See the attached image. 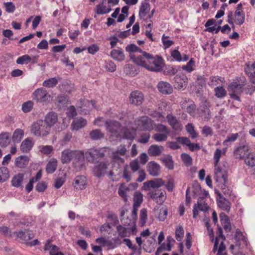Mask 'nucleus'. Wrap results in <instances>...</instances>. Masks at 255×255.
<instances>
[{"label": "nucleus", "mask_w": 255, "mask_h": 255, "mask_svg": "<svg viewBox=\"0 0 255 255\" xmlns=\"http://www.w3.org/2000/svg\"><path fill=\"white\" fill-rule=\"evenodd\" d=\"M106 151V147L100 149H89L85 152V158L91 163L98 161L105 156Z\"/></svg>", "instance_id": "obj_1"}, {"label": "nucleus", "mask_w": 255, "mask_h": 255, "mask_svg": "<svg viewBox=\"0 0 255 255\" xmlns=\"http://www.w3.org/2000/svg\"><path fill=\"white\" fill-rule=\"evenodd\" d=\"M224 168H222L220 166L215 167L214 170V179L219 184L223 183H228V163L226 162L223 163Z\"/></svg>", "instance_id": "obj_2"}, {"label": "nucleus", "mask_w": 255, "mask_h": 255, "mask_svg": "<svg viewBox=\"0 0 255 255\" xmlns=\"http://www.w3.org/2000/svg\"><path fill=\"white\" fill-rule=\"evenodd\" d=\"M31 130L36 136H44L49 133L50 128L43 120H38L33 124Z\"/></svg>", "instance_id": "obj_3"}, {"label": "nucleus", "mask_w": 255, "mask_h": 255, "mask_svg": "<svg viewBox=\"0 0 255 255\" xmlns=\"http://www.w3.org/2000/svg\"><path fill=\"white\" fill-rule=\"evenodd\" d=\"M152 57V55L147 53L145 51H142L139 55H130V59L136 65L148 69V66L150 64V59Z\"/></svg>", "instance_id": "obj_4"}, {"label": "nucleus", "mask_w": 255, "mask_h": 255, "mask_svg": "<svg viewBox=\"0 0 255 255\" xmlns=\"http://www.w3.org/2000/svg\"><path fill=\"white\" fill-rule=\"evenodd\" d=\"M150 64L148 66L147 70L151 71L159 72L162 70V66L164 64L163 58L158 55L150 58Z\"/></svg>", "instance_id": "obj_5"}, {"label": "nucleus", "mask_w": 255, "mask_h": 255, "mask_svg": "<svg viewBox=\"0 0 255 255\" xmlns=\"http://www.w3.org/2000/svg\"><path fill=\"white\" fill-rule=\"evenodd\" d=\"M148 195L158 205H162L166 199V191L161 189H155L150 191Z\"/></svg>", "instance_id": "obj_6"}, {"label": "nucleus", "mask_w": 255, "mask_h": 255, "mask_svg": "<svg viewBox=\"0 0 255 255\" xmlns=\"http://www.w3.org/2000/svg\"><path fill=\"white\" fill-rule=\"evenodd\" d=\"M32 98L37 103H44L48 101L50 98V95L44 88H41L34 91L32 93Z\"/></svg>", "instance_id": "obj_7"}, {"label": "nucleus", "mask_w": 255, "mask_h": 255, "mask_svg": "<svg viewBox=\"0 0 255 255\" xmlns=\"http://www.w3.org/2000/svg\"><path fill=\"white\" fill-rule=\"evenodd\" d=\"M173 86L175 89H185L188 84V78L186 75L181 73L176 75L173 79Z\"/></svg>", "instance_id": "obj_8"}, {"label": "nucleus", "mask_w": 255, "mask_h": 255, "mask_svg": "<svg viewBox=\"0 0 255 255\" xmlns=\"http://www.w3.org/2000/svg\"><path fill=\"white\" fill-rule=\"evenodd\" d=\"M249 148L246 142L240 144L234 151L235 158L237 159H244L248 153Z\"/></svg>", "instance_id": "obj_9"}, {"label": "nucleus", "mask_w": 255, "mask_h": 255, "mask_svg": "<svg viewBox=\"0 0 255 255\" xmlns=\"http://www.w3.org/2000/svg\"><path fill=\"white\" fill-rule=\"evenodd\" d=\"M129 99L130 104L136 106H139L142 104L144 97L141 92L138 91H134L130 93Z\"/></svg>", "instance_id": "obj_10"}, {"label": "nucleus", "mask_w": 255, "mask_h": 255, "mask_svg": "<svg viewBox=\"0 0 255 255\" xmlns=\"http://www.w3.org/2000/svg\"><path fill=\"white\" fill-rule=\"evenodd\" d=\"M176 140L180 143L188 146L189 150L191 151L198 150L200 149V146L198 143H191L188 137L184 136L177 137L176 138Z\"/></svg>", "instance_id": "obj_11"}, {"label": "nucleus", "mask_w": 255, "mask_h": 255, "mask_svg": "<svg viewBox=\"0 0 255 255\" xmlns=\"http://www.w3.org/2000/svg\"><path fill=\"white\" fill-rule=\"evenodd\" d=\"M216 193L217 194L218 196L219 197V199L217 200L218 207L223 210L229 212L231 208V203L219 191Z\"/></svg>", "instance_id": "obj_12"}, {"label": "nucleus", "mask_w": 255, "mask_h": 255, "mask_svg": "<svg viewBox=\"0 0 255 255\" xmlns=\"http://www.w3.org/2000/svg\"><path fill=\"white\" fill-rule=\"evenodd\" d=\"M105 125L108 131L113 134H117L122 128L121 124L116 121H106Z\"/></svg>", "instance_id": "obj_13"}, {"label": "nucleus", "mask_w": 255, "mask_h": 255, "mask_svg": "<svg viewBox=\"0 0 255 255\" xmlns=\"http://www.w3.org/2000/svg\"><path fill=\"white\" fill-rule=\"evenodd\" d=\"M85 153L83 151L74 150L73 155V163L75 166H80L83 165Z\"/></svg>", "instance_id": "obj_14"}, {"label": "nucleus", "mask_w": 255, "mask_h": 255, "mask_svg": "<svg viewBox=\"0 0 255 255\" xmlns=\"http://www.w3.org/2000/svg\"><path fill=\"white\" fill-rule=\"evenodd\" d=\"M110 56L114 60L120 62L124 61L126 59L124 50L120 47L112 50Z\"/></svg>", "instance_id": "obj_15"}, {"label": "nucleus", "mask_w": 255, "mask_h": 255, "mask_svg": "<svg viewBox=\"0 0 255 255\" xmlns=\"http://www.w3.org/2000/svg\"><path fill=\"white\" fill-rule=\"evenodd\" d=\"M149 174L153 176H158L160 173V165L154 161L149 162L147 166Z\"/></svg>", "instance_id": "obj_16"}, {"label": "nucleus", "mask_w": 255, "mask_h": 255, "mask_svg": "<svg viewBox=\"0 0 255 255\" xmlns=\"http://www.w3.org/2000/svg\"><path fill=\"white\" fill-rule=\"evenodd\" d=\"M219 216L221 223L225 232H231L232 227L229 217L224 212L221 213Z\"/></svg>", "instance_id": "obj_17"}, {"label": "nucleus", "mask_w": 255, "mask_h": 255, "mask_svg": "<svg viewBox=\"0 0 255 255\" xmlns=\"http://www.w3.org/2000/svg\"><path fill=\"white\" fill-rule=\"evenodd\" d=\"M158 91L163 94L168 95L173 91L172 86L168 82L160 81L157 84Z\"/></svg>", "instance_id": "obj_18"}, {"label": "nucleus", "mask_w": 255, "mask_h": 255, "mask_svg": "<svg viewBox=\"0 0 255 255\" xmlns=\"http://www.w3.org/2000/svg\"><path fill=\"white\" fill-rule=\"evenodd\" d=\"M74 188L77 190H83L87 185L86 178L84 176H76L73 183Z\"/></svg>", "instance_id": "obj_19"}, {"label": "nucleus", "mask_w": 255, "mask_h": 255, "mask_svg": "<svg viewBox=\"0 0 255 255\" xmlns=\"http://www.w3.org/2000/svg\"><path fill=\"white\" fill-rule=\"evenodd\" d=\"M87 123L86 120L82 117L75 118L71 124V128L72 130L77 131L85 127Z\"/></svg>", "instance_id": "obj_20"}, {"label": "nucleus", "mask_w": 255, "mask_h": 255, "mask_svg": "<svg viewBox=\"0 0 255 255\" xmlns=\"http://www.w3.org/2000/svg\"><path fill=\"white\" fill-rule=\"evenodd\" d=\"M245 72L250 78L252 83L255 84V62L252 64L246 63L245 66Z\"/></svg>", "instance_id": "obj_21"}, {"label": "nucleus", "mask_w": 255, "mask_h": 255, "mask_svg": "<svg viewBox=\"0 0 255 255\" xmlns=\"http://www.w3.org/2000/svg\"><path fill=\"white\" fill-rule=\"evenodd\" d=\"M164 184V181L161 178H155L149 180L143 183L144 187L149 188V187L153 189H157L161 187Z\"/></svg>", "instance_id": "obj_22"}, {"label": "nucleus", "mask_w": 255, "mask_h": 255, "mask_svg": "<svg viewBox=\"0 0 255 255\" xmlns=\"http://www.w3.org/2000/svg\"><path fill=\"white\" fill-rule=\"evenodd\" d=\"M74 150L65 149L61 152V161L62 164L69 163L73 159Z\"/></svg>", "instance_id": "obj_23"}, {"label": "nucleus", "mask_w": 255, "mask_h": 255, "mask_svg": "<svg viewBox=\"0 0 255 255\" xmlns=\"http://www.w3.org/2000/svg\"><path fill=\"white\" fill-rule=\"evenodd\" d=\"M139 125L143 130L150 131L153 128L152 121L146 117H143L140 119Z\"/></svg>", "instance_id": "obj_24"}, {"label": "nucleus", "mask_w": 255, "mask_h": 255, "mask_svg": "<svg viewBox=\"0 0 255 255\" xmlns=\"http://www.w3.org/2000/svg\"><path fill=\"white\" fill-rule=\"evenodd\" d=\"M57 120L58 118L57 114L51 112L46 115L45 120L43 121L45 122L46 125L48 126L50 128L51 126H53L57 122Z\"/></svg>", "instance_id": "obj_25"}, {"label": "nucleus", "mask_w": 255, "mask_h": 255, "mask_svg": "<svg viewBox=\"0 0 255 255\" xmlns=\"http://www.w3.org/2000/svg\"><path fill=\"white\" fill-rule=\"evenodd\" d=\"M163 150L164 147L162 146L152 144L149 147L147 152L150 156H158L161 154Z\"/></svg>", "instance_id": "obj_26"}, {"label": "nucleus", "mask_w": 255, "mask_h": 255, "mask_svg": "<svg viewBox=\"0 0 255 255\" xmlns=\"http://www.w3.org/2000/svg\"><path fill=\"white\" fill-rule=\"evenodd\" d=\"M166 118L169 124L174 129L177 130L181 129V125L176 117L171 114H168Z\"/></svg>", "instance_id": "obj_27"}, {"label": "nucleus", "mask_w": 255, "mask_h": 255, "mask_svg": "<svg viewBox=\"0 0 255 255\" xmlns=\"http://www.w3.org/2000/svg\"><path fill=\"white\" fill-rule=\"evenodd\" d=\"M107 169V164L105 163L101 162L95 166L94 168V174L96 176L100 177L106 173Z\"/></svg>", "instance_id": "obj_28"}, {"label": "nucleus", "mask_w": 255, "mask_h": 255, "mask_svg": "<svg viewBox=\"0 0 255 255\" xmlns=\"http://www.w3.org/2000/svg\"><path fill=\"white\" fill-rule=\"evenodd\" d=\"M29 158L25 155H21L15 160V165L16 167L23 168H25L28 164Z\"/></svg>", "instance_id": "obj_29"}, {"label": "nucleus", "mask_w": 255, "mask_h": 255, "mask_svg": "<svg viewBox=\"0 0 255 255\" xmlns=\"http://www.w3.org/2000/svg\"><path fill=\"white\" fill-rule=\"evenodd\" d=\"M160 160L168 169L172 170L174 168V161L171 155L167 154L160 158Z\"/></svg>", "instance_id": "obj_30"}, {"label": "nucleus", "mask_w": 255, "mask_h": 255, "mask_svg": "<svg viewBox=\"0 0 255 255\" xmlns=\"http://www.w3.org/2000/svg\"><path fill=\"white\" fill-rule=\"evenodd\" d=\"M243 87L238 83V82L231 83L228 86L229 91H232L234 93L241 94L243 92Z\"/></svg>", "instance_id": "obj_31"}, {"label": "nucleus", "mask_w": 255, "mask_h": 255, "mask_svg": "<svg viewBox=\"0 0 255 255\" xmlns=\"http://www.w3.org/2000/svg\"><path fill=\"white\" fill-rule=\"evenodd\" d=\"M89 137L92 140H100L104 137V133L99 129L91 130L89 132Z\"/></svg>", "instance_id": "obj_32"}, {"label": "nucleus", "mask_w": 255, "mask_h": 255, "mask_svg": "<svg viewBox=\"0 0 255 255\" xmlns=\"http://www.w3.org/2000/svg\"><path fill=\"white\" fill-rule=\"evenodd\" d=\"M23 178L24 174L23 173H18L15 175L11 180L12 185L15 187H19L22 183Z\"/></svg>", "instance_id": "obj_33"}, {"label": "nucleus", "mask_w": 255, "mask_h": 255, "mask_svg": "<svg viewBox=\"0 0 255 255\" xmlns=\"http://www.w3.org/2000/svg\"><path fill=\"white\" fill-rule=\"evenodd\" d=\"M33 145L32 141L29 138H26L22 142L20 149L23 152H27L31 150Z\"/></svg>", "instance_id": "obj_34"}, {"label": "nucleus", "mask_w": 255, "mask_h": 255, "mask_svg": "<svg viewBox=\"0 0 255 255\" xmlns=\"http://www.w3.org/2000/svg\"><path fill=\"white\" fill-rule=\"evenodd\" d=\"M235 22L237 25H241L243 24L245 20V13L244 11H235Z\"/></svg>", "instance_id": "obj_35"}, {"label": "nucleus", "mask_w": 255, "mask_h": 255, "mask_svg": "<svg viewBox=\"0 0 255 255\" xmlns=\"http://www.w3.org/2000/svg\"><path fill=\"white\" fill-rule=\"evenodd\" d=\"M57 166V160L55 158L51 159L47 164L46 171L48 174H52L56 170Z\"/></svg>", "instance_id": "obj_36"}, {"label": "nucleus", "mask_w": 255, "mask_h": 255, "mask_svg": "<svg viewBox=\"0 0 255 255\" xmlns=\"http://www.w3.org/2000/svg\"><path fill=\"white\" fill-rule=\"evenodd\" d=\"M111 6L109 5L108 6L102 4L96 5L95 12L99 15L104 14L110 12L111 11Z\"/></svg>", "instance_id": "obj_37"}, {"label": "nucleus", "mask_w": 255, "mask_h": 255, "mask_svg": "<svg viewBox=\"0 0 255 255\" xmlns=\"http://www.w3.org/2000/svg\"><path fill=\"white\" fill-rule=\"evenodd\" d=\"M126 50L129 53L130 58V55H135L134 53L138 52L141 54L143 51L142 49L133 43L128 45L126 47Z\"/></svg>", "instance_id": "obj_38"}, {"label": "nucleus", "mask_w": 255, "mask_h": 255, "mask_svg": "<svg viewBox=\"0 0 255 255\" xmlns=\"http://www.w3.org/2000/svg\"><path fill=\"white\" fill-rule=\"evenodd\" d=\"M150 4L147 2L142 3L139 11V16L141 18H144L149 12Z\"/></svg>", "instance_id": "obj_39"}, {"label": "nucleus", "mask_w": 255, "mask_h": 255, "mask_svg": "<svg viewBox=\"0 0 255 255\" xmlns=\"http://www.w3.org/2000/svg\"><path fill=\"white\" fill-rule=\"evenodd\" d=\"M245 163L253 167L255 166V154L253 153H248L244 159Z\"/></svg>", "instance_id": "obj_40"}, {"label": "nucleus", "mask_w": 255, "mask_h": 255, "mask_svg": "<svg viewBox=\"0 0 255 255\" xmlns=\"http://www.w3.org/2000/svg\"><path fill=\"white\" fill-rule=\"evenodd\" d=\"M9 177L8 169L6 167L0 168V182H4L6 181Z\"/></svg>", "instance_id": "obj_41"}, {"label": "nucleus", "mask_w": 255, "mask_h": 255, "mask_svg": "<svg viewBox=\"0 0 255 255\" xmlns=\"http://www.w3.org/2000/svg\"><path fill=\"white\" fill-rule=\"evenodd\" d=\"M23 136V131L20 129H16L12 135V139L14 143H19Z\"/></svg>", "instance_id": "obj_42"}, {"label": "nucleus", "mask_w": 255, "mask_h": 255, "mask_svg": "<svg viewBox=\"0 0 255 255\" xmlns=\"http://www.w3.org/2000/svg\"><path fill=\"white\" fill-rule=\"evenodd\" d=\"M58 83V79L56 77L50 78L45 80L42 84L44 87L47 88H53Z\"/></svg>", "instance_id": "obj_43"}, {"label": "nucleus", "mask_w": 255, "mask_h": 255, "mask_svg": "<svg viewBox=\"0 0 255 255\" xmlns=\"http://www.w3.org/2000/svg\"><path fill=\"white\" fill-rule=\"evenodd\" d=\"M215 96L218 98H223L227 95V91L222 86H218L214 89Z\"/></svg>", "instance_id": "obj_44"}, {"label": "nucleus", "mask_w": 255, "mask_h": 255, "mask_svg": "<svg viewBox=\"0 0 255 255\" xmlns=\"http://www.w3.org/2000/svg\"><path fill=\"white\" fill-rule=\"evenodd\" d=\"M143 201V195L140 192L136 191L133 196V205L140 206Z\"/></svg>", "instance_id": "obj_45"}, {"label": "nucleus", "mask_w": 255, "mask_h": 255, "mask_svg": "<svg viewBox=\"0 0 255 255\" xmlns=\"http://www.w3.org/2000/svg\"><path fill=\"white\" fill-rule=\"evenodd\" d=\"M197 207L201 211L206 212L208 209V206L204 201V198L200 197L198 200Z\"/></svg>", "instance_id": "obj_46"}, {"label": "nucleus", "mask_w": 255, "mask_h": 255, "mask_svg": "<svg viewBox=\"0 0 255 255\" xmlns=\"http://www.w3.org/2000/svg\"><path fill=\"white\" fill-rule=\"evenodd\" d=\"M9 143V138L6 132L1 133L0 134V146L6 147Z\"/></svg>", "instance_id": "obj_47"}, {"label": "nucleus", "mask_w": 255, "mask_h": 255, "mask_svg": "<svg viewBox=\"0 0 255 255\" xmlns=\"http://www.w3.org/2000/svg\"><path fill=\"white\" fill-rule=\"evenodd\" d=\"M31 60V57L27 54L19 57L16 60V63L18 64H27Z\"/></svg>", "instance_id": "obj_48"}, {"label": "nucleus", "mask_w": 255, "mask_h": 255, "mask_svg": "<svg viewBox=\"0 0 255 255\" xmlns=\"http://www.w3.org/2000/svg\"><path fill=\"white\" fill-rule=\"evenodd\" d=\"M181 158L186 166H190L192 164V158L188 154L185 153H182Z\"/></svg>", "instance_id": "obj_49"}, {"label": "nucleus", "mask_w": 255, "mask_h": 255, "mask_svg": "<svg viewBox=\"0 0 255 255\" xmlns=\"http://www.w3.org/2000/svg\"><path fill=\"white\" fill-rule=\"evenodd\" d=\"M33 107V102L31 101H28L22 105V110L25 113H28L31 111Z\"/></svg>", "instance_id": "obj_50"}, {"label": "nucleus", "mask_w": 255, "mask_h": 255, "mask_svg": "<svg viewBox=\"0 0 255 255\" xmlns=\"http://www.w3.org/2000/svg\"><path fill=\"white\" fill-rule=\"evenodd\" d=\"M177 72V70L171 66H166L163 70V73L165 75L172 76L175 75Z\"/></svg>", "instance_id": "obj_51"}, {"label": "nucleus", "mask_w": 255, "mask_h": 255, "mask_svg": "<svg viewBox=\"0 0 255 255\" xmlns=\"http://www.w3.org/2000/svg\"><path fill=\"white\" fill-rule=\"evenodd\" d=\"M147 210L142 209L140 212V224L141 226H144L147 221Z\"/></svg>", "instance_id": "obj_52"}, {"label": "nucleus", "mask_w": 255, "mask_h": 255, "mask_svg": "<svg viewBox=\"0 0 255 255\" xmlns=\"http://www.w3.org/2000/svg\"><path fill=\"white\" fill-rule=\"evenodd\" d=\"M227 184L228 183H223L218 184V186L222 189L225 195L230 196L232 195V190L228 188Z\"/></svg>", "instance_id": "obj_53"}, {"label": "nucleus", "mask_w": 255, "mask_h": 255, "mask_svg": "<svg viewBox=\"0 0 255 255\" xmlns=\"http://www.w3.org/2000/svg\"><path fill=\"white\" fill-rule=\"evenodd\" d=\"M167 209L166 207H162L159 210L158 218L160 221H164L167 216Z\"/></svg>", "instance_id": "obj_54"}, {"label": "nucleus", "mask_w": 255, "mask_h": 255, "mask_svg": "<svg viewBox=\"0 0 255 255\" xmlns=\"http://www.w3.org/2000/svg\"><path fill=\"white\" fill-rule=\"evenodd\" d=\"M195 61L191 58L186 65L182 66V69L190 73L193 70V67L195 66Z\"/></svg>", "instance_id": "obj_55"}, {"label": "nucleus", "mask_w": 255, "mask_h": 255, "mask_svg": "<svg viewBox=\"0 0 255 255\" xmlns=\"http://www.w3.org/2000/svg\"><path fill=\"white\" fill-rule=\"evenodd\" d=\"M186 127V130L187 132L190 134L191 138L193 139L197 137V134L192 124L189 123L187 125Z\"/></svg>", "instance_id": "obj_56"}, {"label": "nucleus", "mask_w": 255, "mask_h": 255, "mask_svg": "<svg viewBox=\"0 0 255 255\" xmlns=\"http://www.w3.org/2000/svg\"><path fill=\"white\" fill-rule=\"evenodd\" d=\"M105 68L107 71L113 72L116 70L117 66L113 61L112 60H109L106 62L105 65Z\"/></svg>", "instance_id": "obj_57"}, {"label": "nucleus", "mask_w": 255, "mask_h": 255, "mask_svg": "<svg viewBox=\"0 0 255 255\" xmlns=\"http://www.w3.org/2000/svg\"><path fill=\"white\" fill-rule=\"evenodd\" d=\"M68 36L71 39L74 40L80 34V31L78 28L74 29L71 27L69 29Z\"/></svg>", "instance_id": "obj_58"}, {"label": "nucleus", "mask_w": 255, "mask_h": 255, "mask_svg": "<svg viewBox=\"0 0 255 255\" xmlns=\"http://www.w3.org/2000/svg\"><path fill=\"white\" fill-rule=\"evenodd\" d=\"M152 138L157 142H162L166 140L167 135L166 134L155 133L153 135Z\"/></svg>", "instance_id": "obj_59"}, {"label": "nucleus", "mask_w": 255, "mask_h": 255, "mask_svg": "<svg viewBox=\"0 0 255 255\" xmlns=\"http://www.w3.org/2000/svg\"><path fill=\"white\" fill-rule=\"evenodd\" d=\"M184 236V229L181 226L177 228L175 231V237L177 241H180Z\"/></svg>", "instance_id": "obj_60"}, {"label": "nucleus", "mask_w": 255, "mask_h": 255, "mask_svg": "<svg viewBox=\"0 0 255 255\" xmlns=\"http://www.w3.org/2000/svg\"><path fill=\"white\" fill-rule=\"evenodd\" d=\"M5 10L8 13H12L14 11L15 6L12 2H5L3 3Z\"/></svg>", "instance_id": "obj_61"}, {"label": "nucleus", "mask_w": 255, "mask_h": 255, "mask_svg": "<svg viewBox=\"0 0 255 255\" xmlns=\"http://www.w3.org/2000/svg\"><path fill=\"white\" fill-rule=\"evenodd\" d=\"M117 230L119 236L122 238H125L128 236L127 228L123 227L122 226H118L117 227Z\"/></svg>", "instance_id": "obj_62"}, {"label": "nucleus", "mask_w": 255, "mask_h": 255, "mask_svg": "<svg viewBox=\"0 0 255 255\" xmlns=\"http://www.w3.org/2000/svg\"><path fill=\"white\" fill-rule=\"evenodd\" d=\"M47 187L46 183L44 181L39 182L35 186V190L39 192H44Z\"/></svg>", "instance_id": "obj_63"}, {"label": "nucleus", "mask_w": 255, "mask_h": 255, "mask_svg": "<svg viewBox=\"0 0 255 255\" xmlns=\"http://www.w3.org/2000/svg\"><path fill=\"white\" fill-rule=\"evenodd\" d=\"M127 152V149L126 148V145L122 144L118 146L117 150L113 153H117L118 154H120L121 155H125Z\"/></svg>", "instance_id": "obj_64"}]
</instances>
